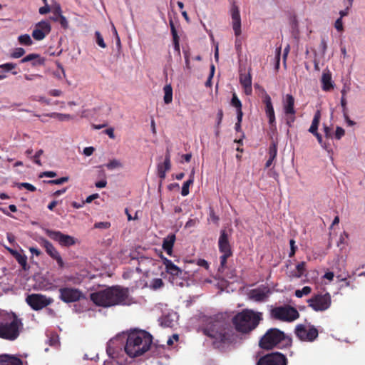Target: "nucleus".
<instances>
[{
    "mask_svg": "<svg viewBox=\"0 0 365 365\" xmlns=\"http://www.w3.org/2000/svg\"><path fill=\"white\" fill-rule=\"evenodd\" d=\"M203 334L215 339V342L227 343L231 340L232 329L222 314L203 317L202 319Z\"/></svg>",
    "mask_w": 365,
    "mask_h": 365,
    "instance_id": "1",
    "label": "nucleus"
},
{
    "mask_svg": "<svg viewBox=\"0 0 365 365\" xmlns=\"http://www.w3.org/2000/svg\"><path fill=\"white\" fill-rule=\"evenodd\" d=\"M128 289L118 286L111 287L91 294V301L98 306L108 307L115 305H127Z\"/></svg>",
    "mask_w": 365,
    "mask_h": 365,
    "instance_id": "2",
    "label": "nucleus"
},
{
    "mask_svg": "<svg viewBox=\"0 0 365 365\" xmlns=\"http://www.w3.org/2000/svg\"><path fill=\"white\" fill-rule=\"evenodd\" d=\"M152 343L153 336L150 333L135 329L128 333L124 349L130 357L135 358L148 351Z\"/></svg>",
    "mask_w": 365,
    "mask_h": 365,
    "instance_id": "3",
    "label": "nucleus"
},
{
    "mask_svg": "<svg viewBox=\"0 0 365 365\" xmlns=\"http://www.w3.org/2000/svg\"><path fill=\"white\" fill-rule=\"evenodd\" d=\"M262 319V314L261 312L244 309L235 315L232 322L237 331L247 334L254 330Z\"/></svg>",
    "mask_w": 365,
    "mask_h": 365,
    "instance_id": "4",
    "label": "nucleus"
},
{
    "mask_svg": "<svg viewBox=\"0 0 365 365\" xmlns=\"http://www.w3.org/2000/svg\"><path fill=\"white\" fill-rule=\"evenodd\" d=\"M292 344V339L277 328L268 329L259 341V346L263 349H272L274 347L288 348Z\"/></svg>",
    "mask_w": 365,
    "mask_h": 365,
    "instance_id": "5",
    "label": "nucleus"
},
{
    "mask_svg": "<svg viewBox=\"0 0 365 365\" xmlns=\"http://www.w3.org/2000/svg\"><path fill=\"white\" fill-rule=\"evenodd\" d=\"M23 323L16 314L12 313L0 321V338L14 341L20 334Z\"/></svg>",
    "mask_w": 365,
    "mask_h": 365,
    "instance_id": "6",
    "label": "nucleus"
},
{
    "mask_svg": "<svg viewBox=\"0 0 365 365\" xmlns=\"http://www.w3.org/2000/svg\"><path fill=\"white\" fill-rule=\"evenodd\" d=\"M230 234L225 229L220 230V235L218 240V248L222 255L220 257V265L219 270H224L227 268V261L229 257L232 256L233 252L229 241Z\"/></svg>",
    "mask_w": 365,
    "mask_h": 365,
    "instance_id": "7",
    "label": "nucleus"
},
{
    "mask_svg": "<svg viewBox=\"0 0 365 365\" xmlns=\"http://www.w3.org/2000/svg\"><path fill=\"white\" fill-rule=\"evenodd\" d=\"M271 317L283 322H293L299 317V314L294 307L285 305L273 308L271 310Z\"/></svg>",
    "mask_w": 365,
    "mask_h": 365,
    "instance_id": "8",
    "label": "nucleus"
},
{
    "mask_svg": "<svg viewBox=\"0 0 365 365\" xmlns=\"http://www.w3.org/2000/svg\"><path fill=\"white\" fill-rule=\"evenodd\" d=\"M309 307L316 312H324L328 309L331 304V298L329 293L324 294H315L307 300Z\"/></svg>",
    "mask_w": 365,
    "mask_h": 365,
    "instance_id": "9",
    "label": "nucleus"
},
{
    "mask_svg": "<svg viewBox=\"0 0 365 365\" xmlns=\"http://www.w3.org/2000/svg\"><path fill=\"white\" fill-rule=\"evenodd\" d=\"M294 333L299 340L308 342L314 341L319 335L318 330L314 326L307 327L302 324L296 326Z\"/></svg>",
    "mask_w": 365,
    "mask_h": 365,
    "instance_id": "10",
    "label": "nucleus"
},
{
    "mask_svg": "<svg viewBox=\"0 0 365 365\" xmlns=\"http://www.w3.org/2000/svg\"><path fill=\"white\" fill-rule=\"evenodd\" d=\"M282 105L286 124L289 128H292L296 120V110L294 108V98L293 96L287 94L283 99Z\"/></svg>",
    "mask_w": 365,
    "mask_h": 365,
    "instance_id": "11",
    "label": "nucleus"
},
{
    "mask_svg": "<svg viewBox=\"0 0 365 365\" xmlns=\"http://www.w3.org/2000/svg\"><path fill=\"white\" fill-rule=\"evenodd\" d=\"M26 302L34 310L38 311L52 304L53 300L41 294H31L26 297Z\"/></svg>",
    "mask_w": 365,
    "mask_h": 365,
    "instance_id": "12",
    "label": "nucleus"
},
{
    "mask_svg": "<svg viewBox=\"0 0 365 365\" xmlns=\"http://www.w3.org/2000/svg\"><path fill=\"white\" fill-rule=\"evenodd\" d=\"M288 360L283 354L275 351L267 354L259 359L257 365H287Z\"/></svg>",
    "mask_w": 365,
    "mask_h": 365,
    "instance_id": "13",
    "label": "nucleus"
},
{
    "mask_svg": "<svg viewBox=\"0 0 365 365\" xmlns=\"http://www.w3.org/2000/svg\"><path fill=\"white\" fill-rule=\"evenodd\" d=\"M45 232L51 240L58 242L62 247H70L74 245L77 242V239L75 237L60 231L46 229Z\"/></svg>",
    "mask_w": 365,
    "mask_h": 365,
    "instance_id": "14",
    "label": "nucleus"
},
{
    "mask_svg": "<svg viewBox=\"0 0 365 365\" xmlns=\"http://www.w3.org/2000/svg\"><path fill=\"white\" fill-rule=\"evenodd\" d=\"M59 294V299L65 303L76 302L84 297L83 292L76 288L62 287Z\"/></svg>",
    "mask_w": 365,
    "mask_h": 365,
    "instance_id": "15",
    "label": "nucleus"
},
{
    "mask_svg": "<svg viewBox=\"0 0 365 365\" xmlns=\"http://www.w3.org/2000/svg\"><path fill=\"white\" fill-rule=\"evenodd\" d=\"M41 245L45 249L46 252L53 259L56 260L58 267L63 268L64 267V262L56 248L48 240L41 238Z\"/></svg>",
    "mask_w": 365,
    "mask_h": 365,
    "instance_id": "16",
    "label": "nucleus"
},
{
    "mask_svg": "<svg viewBox=\"0 0 365 365\" xmlns=\"http://www.w3.org/2000/svg\"><path fill=\"white\" fill-rule=\"evenodd\" d=\"M51 30L50 23L48 21H41L36 24L32 36L36 41H41L51 32Z\"/></svg>",
    "mask_w": 365,
    "mask_h": 365,
    "instance_id": "17",
    "label": "nucleus"
},
{
    "mask_svg": "<svg viewBox=\"0 0 365 365\" xmlns=\"http://www.w3.org/2000/svg\"><path fill=\"white\" fill-rule=\"evenodd\" d=\"M270 289L267 286H260L257 288L251 289L248 294L249 298L257 302L267 301L269 294Z\"/></svg>",
    "mask_w": 365,
    "mask_h": 365,
    "instance_id": "18",
    "label": "nucleus"
},
{
    "mask_svg": "<svg viewBox=\"0 0 365 365\" xmlns=\"http://www.w3.org/2000/svg\"><path fill=\"white\" fill-rule=\"evenodd\" d=\"M263 92L264 93V96L263 98V103L265 105L264 111L266 113L267 117L269 120V124L270 126H275L276 120H275V113L274 107L272 103V99L270 96L267 93V92L262 89Z\"/></svg>",
    "mask_w": 365,
    "mask_h": 365,
    "instance_id": "19",
    "label": "nucleus"
},
{
    "mask_svg": "<svg viewBox=\"0 0 365 365\" xmlns=\"http://www.w3.org/2000/svg\"><path fill=\"white\" fill-rule=\"evenodd\" d=\"M232 16V29L236 36H239L241 33V18L238 6L233 3L230 9Z\"/></svg>",
    "mask_w": 365,
    "mask_h": 365,
    "instance_id": "20",
    "label": "nucleus"
},
{
    "mask_svg": "<svg viewBox=\"0 0 365 365\" xmlns=\"http://www.w3.org/2000/svg\"><path fill=\"white\" fill-rule=\"evenodd\" d=\"M161 259L163 260V263L165 267V271L167 273L170 274V279L173 281L177 277H180L182 274V270L173 264V262L168 259V258L162 256Z\"/></svg>",
    "mask_w": 365,
    "mask_h": 365,
    "instance_id": "21",
    "label": "nucleus"
},
{
    "mask_svg": "<svg viewBox=\"0 0 365 365\" xmlns=\"http://www.w3.org/2000/svg\"><path fill=\"white\" fill-rule=\"evenodd\" d=\"M240 83L244 88L246 95L250 96L252 94V76L250 73L240 74Z\"/></svg>",
    "mask_w": 365,
    "mask_h": 365,
    "instance_id": "22",
    "label": "nucleus"
},
{
    "mask_svg": "<svg viewBox=\"0 0 365 365\" xmlns=\"http://www.w3.org/2000/svg\"><path fill=\"white\" fill-rule=\"evenodd\" d=\"M176 240V237L175 234H170L166 237L163 239V249L165 251V252L171 256L173 253V248Z\"/></svg>",
    "mask_w": 365,
    "mask_h": 365,
    "instance_id": "23",
    "label": "nucleus"
},
{
    "mask_svg": "<svg viewBox=\"0 0 365 365\" xmlns=\"http://www.w3.org/2000/svg\"><path fill=\"white\" fill-rule=\"evenodd\" d=\"M171 168V162L164 160L163 163H159L157 166V174L160 179L162 180H165L166 177V173Z\"/></svg>",
    "mask_w": 365,
    "mask_h": 365,
    "instance_id": "24",
    "label": "nucleus"
},
{
    "mask_svg": "<svg viewBox=\"0 0 365 365\" xmlns=\"http://www.w3.org/2000/svg\"><path fill=\"white\" fill-rule=\"evenodd\" d=\"M0 365H23L22 361L14 356L9 355L0 356Z\"/></svg>",
    "mask_w": 365,
    "mask_h": 365,
    "instance_id": "25",
    "label": "nucleus"
},
{
    "mask_svg": "<svg viewBox=\"0 0 365 365\" xmlns=\"http://www.w3.org/2000/svg\"><path fill=\"white\" fill-rule=\"evenodd\" d=\"M322 88L324 91H329L334 88L331 76L329 73H323L322 77Z\"/></svg>",
    "mask_w": 365,
    "mask_h": 365,
    "instance_id": "26",
    "label": "nucleus"
},
{
    "mask_svg": "<svg viewBox=\"0 0 365 365\" xmlns=\"http://www.w3.org/2000/svg\"><path fill=\"white\" fill-rule=\"evenodd\" d=\"M306 271V263L304 262H299L295 268V270L292 271L290 277L294 278H300Z\"/></svg>",
    "mask_w": 365,
    "mask_h": 365,
    "instance_id": "27",
    "label": "nucleus"
},
{
    "mask_svg": "<svg viewBox=\"0 0 365 365\" xmlns=\"http://www.w3.org/2000/svg\"><path fill=\"white\" fill-rule=\"evenodd\" d=\"M14 257L18 262V263L21 266L22 269L24 271H27L29 269L30 267L27 264V257L26 255L22 254L19 252Z\"/></svg>",
    "mask_w": 365,
    "mask_h": 365,
    "instance_id": "28",
    "label": "nucleus"
},
{
    "mask_svg": "<svg viewBox=\"0 0 365 365\" xmlns=\"http://www.w3.org/2000/svg\"><path fill=\"white\" fill-rule=\"evenodd\" d=\"M320 118H321L320 111L317 110L314 115V118H313V120L312 122V125L309 129V132H310L311 133H314L317 132L318 127H319V122H320Z\"/></svg>",
    "mask_w": 365,
    "mask_h": 365,
    "instance_id": "29",
    "label": "nucleus"
},
{
    "mask_svg": "<svg viewBox=\"0 0 365 365\" xmlns=\"http://www.w3.org/2000/svg\"><path fill=\"white\" fill-rule=\"evenodd\" d=\"M193 182H194V171L192 170L190 175V178L187 180H186L182 185V190H181V195L182 196H187L189 194V187L191 185L193 184Z\"/></svg>",
    "mask_w": 365,
    "mask_h": 365,
    "instance_id": "30",
    "label": "nucleus"
},
{
    "mask_svg": "<svg viewBox=\"0 0 365 365\" xmlns=\"http://www.w3.org/2000/svg\"><path fill=\"white\" fill-rule=\"evenodd\" d=\"M163 100L165 104H169L173 101V88L170 84L165 85L163 88Z\"/></svg>",
    "mask_w": 365,
    "mask_h": 365,
    "instance_id": "31",
    "label": "nucleus"
},
{
    "mask_svg": "<svg viewBox=\"0 0 365 365\" xmlns=\"http://www.w3.org/2000/svg\"><path fill=\"white\" fill-rule=\"evenodd\" d=\"M230 104L232 106L236 108L237 115H239L240 113L243 114L242 110V103L235 93L232 94Z\"/></svg>",
    "mask_w": 365,
    "mask_h": 365,
    "instance_id": "32",
    "label": "nucleus"
},
{
    "mask_svg": "<svg viewBox=\"0 0 365 365\" xmlns=\"http://www.w3.org/2000/svg\"><path fill=\"white\" fill-rule=\"evenodd\" d=\"M18 41L20 44L24 46H31L33 43L31 36L29 34H24L19 36L18 38Z\"/></svg>",
    "mask_w": 365,
    "mask_h": 365,
    "instance_id": "33",
    "label": "nucleus"
},
{
    "mask_svg": "<svg viewBox=\"0 0 365 365\" xmlns=\"http://www.w3.org/2000/svg\"><path fill=\"white\" fill-rule=\"evenodd\" d=\"M51 20L55 21V22H59V24H61V27L63 28L64 29H68V22L66 19V18L61 15L58 18L57 17H50Z\"/></svg>",
    "mask_w": 365,
    "mask_h": 365,
    "instance_id": "34",
    "label": "nucleus"
},
{
    "mask_svg": "<svg viewBox=\"0 0 365 365\" xmlns=\"http://www.w3.org/2000/svg\"><path fill=\"white\" fill-rule=\"evenodd\" d=\"M51 11H52L53 16L52 17H57L58 18L60 16L62 15V10L61 5L58 3H54L51 8Z\"/></svg>",
    "mask_w": 365,
    "mask_h": 365,
    "instance_id": "35",
    "label": "nucleus"
},
{
    "mask_svg": "<svg viewBox=\"0 0 365 365\" xmlns=\"http://www.w3.org/2000/svg\"><path fill=\"white\" fill-rule=\"evenodd\" d=\"M312 292V288L308 286L304 287L302 289H297L295 291V296L298 298L302 297L304 295H307Z\"/></svg>",
    "mask_w": 365,
    "mask_h": 365,
    "instance_id": "36",
    "label": "nucleus"
},
{
    "mask_svg": "<svg viewBox=\"0 0 365 365\" xmlns=\"http://www.w3.org/2000/svg\"><path fill=\"white\" fill-rule=\"evenodd\" d=\"M269 157L275 159L277 155V143L272 142L269 147L268 151Z\"/></svg>",
    "mask_w": 365,
    "mask_h": 365,
    "instance_id": "37",
    "label": "nucleus"
},
{
    "mask_svg": "<svg viewBox=\"0 0 365 365\" xmlns=\"http://www.w3.org/2000/svg\"><path fill=\"white\" fill-rule=\"evenodd\" d=\"M164 282L160 278L153 279L150 283V288L153 289H158L163 287Z\"/></svg>",
    "mask_w": 365,
    "mask_h": 365,
    "instance_id": "38",
    "label": "nucleus"
},
{
    "mask_svg": "<svg viewBox=\"0 0 365 365\" xmlns=\"http://www.w3.org/2000/svg\"><path fill=\"white\" fill-rule=\"evenodd\" d=\"M68 180H69V178L66 176V177H62V178H60L56 179V180H49L45 181V182H46L47 184H49V185H61L64 182H68Z\"/></svg>",
    "mask_w": 365,
    "mask_h": 365,
    "instance_id": "39",
    "label": "nucleus"
},
{
    "mask_svg": "<svg viewBox=\"0 0 365 365\" xmlns=\"http://www.w3.org/2000/svg\"><path fill=\"white\" fill-rule=\"evenodd\" d=\"M106 166L108 170H113L115 168L122 167V164L119 160L113 159L111 160L108 163H107Z\"/></svg>",
    "mask_w": 365,
    "mask_h": 365,
    "instance_id": "40",
    "label": "nucleus"
},
{
    "mask_svg": "<svg viewBox=\"0 0 365 365\" xmlns=\"http://www.w3.org/2000/svg\"><path fill=\"white\" fill-rule=\"evenodd\" d=\"M25 53V50L23 48H16L11 53V56L14 58H18L23 56Z\"/></svg>",
    "mask_w": 365,
    "mask_h": 365,
    "instance_id": "41",
    "label": "nucleus"
},
{
    "mask_svg": "<svg viewBox=\"0 0 365 365\" xmlns=\"http://www.w3.org/2000/svg\"><path fill=\"white\" fill-rule=\"evenodd\" d=\"M208 220H212L214 223L215 224H218L219 222V220H220V218L219 217L215 214V211H214V209L212 207H210V212H209V217H208Z\"/></svg>",
    "mask_w": 365,
    "mask_h": 365,
    "instance_id": "42",
    "label": "nucleus"
},
{
    "mask_svg": "<svg viewBox=\"0 0 365 365\" xmlns=\"http://www.w3.org/2000/svg\"><path fill=\"white\" fill-rule=\"evenodd\" d=\"M47 115L50 117H57L60 120H69L71 118L69 114H61L58 113H52L51 114H48Z\"/></svg>",
    "mask_w": 365,
    "mask_h": 365,
    "instance_id": "43",
    "label": "nucleus"
},
{
    "mask_svg": "<svg viewBox=\"0 0 365 365\" xmlns=\"http://www.w3.org/2000/svg\"><path fill=\"white\" fill-rule=\"evenodd\" d=\"M96 37V43L97 44L101 47V48H106V44L103 41V38L101 36V33L99 31H96L95 33Z\"/></svg>",
    "mask_w": 365,
    "mask_h": 365,
    "instance_id": "44",
    "label": "nucleus"
},
{
    "mask_svg": "<svg viewBox=\"0 0 365 365\" xmlns=\"http://www.w3.org/2000/svg\"><path fill=\"white\" fill-rule=\"evenodd\" d=\"M16 64L14 63H6L0 65V68L4 69L5 71H10L16 68Z\"/></svg>",
    "mask_w": 365,
    "mask_h": 365,
    "instance_id": "45",
    "label": "nucleus"
},
{
    "mask_svg": "<svg viewBox=\"0 0 365 365\" xmlns=\"http://www.w3.org/2000/svg\"><path fill=\"white\" fill-rule=\"evenodd\" d=\"M19 188H26V190L31 191V192H34L36 191V188L35 186H34L33 185L29 183V182H21V183H19V185H18Z\"/></svg>",
    "mask_w": 365,
    "mask_h": 365,
    "instance_id": "46",
    "label": "nucleus"
},
{
    "mask_svg": "<svg viewBox=\"0 0 365 365\" xmlns=\"http://www.w3.org/2000/svg\"><path fill=\"white\" fill-rule=\"evenodd\" d=\"M38 54H36V53H30L29 55H27L26 56H25L24 58H23L21 60V63H26V62H29V61H32L34 60H35L36 58H38Z\"/></svg>",
    "mask_w": 365,
    "mask_h": 365,
    "instance_id": "47",
    "label": "nucleus"
},
{
    "mask_svg": "<svg viewBox=\"0 0 365 365\" xmlns=\"http://www.w3.org/2000/svg\"><path fill=\"white\" fill-rule=\"evenodd\" d=\"M110 227V223L108 222H99L94 225L95 228L98 229H108Z\"/></svg>",
    "mask_w": 365,
    "mask_h": 365,
    "instance_id": "48",
    "label": "nucleus"
},
{
    "mask_svg": "<svg viewBox=\"0 0 365 365\" xmlns=\"http://www.w3.org/2000/svg\"><path fill=\"white\" fill-rule=\"evenodd\" d=\"M289 245H290V252L289 254V257H292L294 255L296 250L297 249V247L295 245V241L293 239L290 240Z\"/></svg>",
    "mask_w": 365,
    "mask_h": 365,
    "instance_id": "49",
    "label": "nucleus"
},
{
    "mask_svg": "<svg viewBox=\"0 0 365 365\" xmlns=\"http://www.w3.org/2000/svg\"><path fill=\"white\" fill-rule=\"evenodd\" d=\"M45 63V58L38 56V58H36L35 60L31 61V65L33 66H42Z\"/></svg>",
    "mask_w": 365,
    "mask_h": 365,
    "instance_id": "50",
    "label": "nucleus"
},
{
    "mask_svg": "<svg viewBox=\"0 0 365 365\" xmlns=\"http://www.w3.org/2000/svg\"><path fill=\"white\" fill-rule=\"evenodd\" d=\"M43 153V150L40 149L38 150L36 154L34 155L33 158H34V162L38 165H41V160H39V158L40 156Z\"/></svg>",
    "mask_w": 365,
    "mask_h": 365,
    "instance_id": "51",
    "label": "nucleus"
},
{
    "mask_svg": "<svg viewBox=\"0 0 365 365\" xmlns=\"http://www.w3.org/2000/svg\"><path fill=\"white\" fill-rule=\"evenodd\" d=\"M345 134L344 130L341 127H336V132H335V138L337 140H340L342 136H344Z\"/></svg>",
    "mask_w": 365,
    "mask_h": 365,
    "instance_id": "52",
    "label": "nucleus"
},
{
    "mask_svg": "<svg viewBox=\"0 0 365 365\" xmlns=\"http://www.w3.org/2000/svg\"><path fill=\"white\" fill-rule=\"evenodd\" d=\"M348 1H349V6L344 10H341L339 12V14H340L339 18H341V19H342L344 16H345L348 14L349 7L352 6L354 0H348Z\"/></svg>",
    "mask_w": 365,
    "mask_h": 365,
    "instance_id": "53",
    "label": "nucleus"
},
{
    "mask_svg": "<svg viewBox=\"0 0 365 365\" xmlns=\"http://www.w3.org/2000/svg\"><path fill=\"white\" fill-rule=\"evenodd\" d=\"M346 103H347V102H346V98H344V96H341V106L342 107V112L344 113V117H346V113H347Z\"/></svg>",
    "mask_w": 365,
    "mask_h": 365,
    "instance_id": "54",
    "label": "nucleus"
},
{
    "mask_svg": "<svg viewBox=\"0 0 365 365\" xmlns=\"http://www.w3.org/2000/svg\"><path fill=\"white\" fill-rule=\"evenodd\" d=\"M198 222H199V220H198V219H197V218H195V219H190V220L186 222L185 227V228H190V227H195V226Z\"/></svg>",
    "mask_w": 365,
    "mask_h": 365,
    "instance_id": "55",
    "label": "nucleus"
},
{
    "mask_svg": "<svg viewBox=\"0 0 365 365\" xmlns=\"http://www.w3.org/2000/svg\"><path fill=\"white\" fill-rule=\"evenodd\" d=\"M57 175L56 173L54 172V171H46V172H43L40 174L39 177L40 178H43V177H46V178H54Z\"/></svg>",
    "mask_w": 365,
    "mask_h": 365,
    "instance_id": "56",
    "label": "nucleus"
},
{
    "mask_svg": "<svg viewBox=\"0 0 365 365\" xmlns=\"http://www.w3.org/2000/svg\"><path fill=\"white\" fill-rule=\"evenodd\" d=\"M243 114L240 113L239 115H237V121L235 123V128L236 131H240L241 130V123L242 120Z\"/></svg>",
    "mask_w": 365,
    "mask_h": 365,
    "instance_id": "57",
    "label": "nucleus"
},
{
    "mask_svg": "<svg viewBox=\"0 0 365 365\" xmlns=\"http://www.w3.org/2000/svg\"><path fill=\"white\" fill-rule=\"evenodd\" d=\"M334 27L339 31H343L344 29H343L342 19L339 18L338 19L336 20L335 24H334Z\"/></svg>",
    "mask_w": 365,
    "mask_h": 365,
    "instance_id": "58",
    "label": "nucleus"
},
{
    "mask_svg": "<svg viewBox=\"0 0 365 365\" xmlns=\"http://www.w3.org/2000/svg\"><path fill=\"white\" fill-rule=\"evenodd\" d=\"M223 118V111L222 109H220L217 113V127L219 128L222 123V120Z\"/></svg>",
    "mask_w": 365,
    "mask_h": 365,
    "instance_id": "59",
    "label": "nucleus"
},
{
    "mask_svg": "<svg viewBox=\"0 0 365 365\" xmlns=\"http://www.w3.org/2000/svg\"><path fill=\"white\" fill-rule=\"evenodd\" d=\"M36 78H42V76L40 74H25L24 78L27 81H32Z\"/></svg>",
    "mask_w": 365,
    "mask_h": 365,
    "instance_id": "60",
    "label": "nucleus"
},
{
    "mask_svg": "<svg viewBox=\"0 0 365 365\" xmlns=\"http://www.w3.org/2000/svg\"><path fill=\"white\" fill-rule=\"evenodd\" d=\"M51 6H49L48 5H45L44 6H42L39 9L38 11L40 14H46L51 11Z\"/></svg>",
    "mask_w": 365,
    "mask_h": 365,
    "instance_id": "61",
    "label": "nucleus"
},
{
    "mask_svg": "<svg viewBox=\"0 0 365 365\" xmlns=\"http://www.w3.org/2000/svg\"><path fill=\"white\" fill-rule=\"evenodd\" d=\"M104 133L109 136L110 138L114 139L115 138L114 134V129L113 128H107Z\"/></svg>",
    "mask_w": 365,
    "mask_h": 365,
    "instance_id": "62",
    "label": "nucleus"
},
{
    "mask_svg": "<svg viewBox=\"0 0 365 365\" xmlns=\"http://www.w3.org/2000/svg\"><path fill=\"white\" fill-rule=\"evenodd\" d=\"M197 264L200 267H205L206 269H209V264L205 259H198Z\"/></svg>",
    "mask_w": 365,
    "mask_h": 365,
    "instance_id": "63",
    "label": "nucleus"
},
{
    "mask_svg": "<svg viewBox=\"0 0 365 365\" xmlns=\"http://www.w3.org/2000/svg\"><path fill=\"white\" fill-rule=\"evenodd\" d=\"M99 195L98 193L91 195L88 197H87L84 202L85 203H91L93 200L97 199Z\"/></svg>",
    "mask_w": 365,
    "mask_h": 365,
    "instance_id": "64",
    "label": "nucleus"
}]
</instances>
